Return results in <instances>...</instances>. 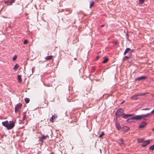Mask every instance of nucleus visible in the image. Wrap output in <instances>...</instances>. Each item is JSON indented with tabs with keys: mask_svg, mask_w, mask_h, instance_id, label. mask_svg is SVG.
<instances>
[{
	"mask_svg": "<svg viewBox=\"0 0 154 154\" xmlns=\"http://www.w3.org/2000/svg\"><path fill=\"white\" fill-rule=\"evenodd\" d=\"M144 0H139V3L143 4L144 2Z\"/></svg>",
	"mask_w": 154,
	"mask_h": 154,
	"instance_id": "cd10ccee",
	"label": "nucleus"
},
{
	"mask_svg": "<svg viewBox=\"0 0 154 154\" xmlns=\"http://www.w3.org/2000/svg\"><path fill=\"white\" fill-rule=\"evenodd\" d=\"M17 58V56L16 55H15L13 57L12 60L13 61L15 60Z\"/></svg>",
	"mask_w": 154,
	"mask_h": 154,
	"instance_id": "a878e982",
	"label": "nucleus"
},
{
	"mask_svg": "<svg viewBox=\"0 0 154 154\" xmlns=\"http://www.w3.org/2000/svg\"><path fill=\"white\" fill-rule=\"evenodd\" d=\"M150 143L149 140H146L143 142V144L142 145V146L143 147H146L147 145L149 144Z\"/></svg>",
	"mask_w": 154,
	"mask_h": 154,
	"instance_id": "0eeeda50",
	"label": "nucleus"
},
{
	"mask_svg": "<svg viewBox=\"0 0 154 154\" xmlns=\"http://www.w3.org/2000/svg\"><path fill=\"white\" fill-rule=\"evenodd\" d=\"M51 154H54L53 153H52Z\"/></svg>",
	"mask_w": 154,
	"mask_h": 154,
	"instance_id": "79ce46f5",
	"label": "nucleus"
},
{
	"mask_svg": "<svg viewBox=\"0 0 154 154\" xmlns=\"http://www.w3.org/2000/svg\"><path fill=\"white\" fill-rule=\"evenodd\" d=\"M28 43V41L27 40H25L23 42V44L25 45Z\"/></svg>",
	"mask_w": 154,
	"mask_h": 154,
	"instance_id": "c85d7f7f",
	"label": "nucleus"
},
{
	"mask_svg": "<svg viewBox=\"0 0 154 154\" xmlns=\"http://www.w3.org/2000/svg\"><path fill=\"white\" fill-rule=\"evenodd\" d=\"M151 113H154V109L151 112Z\"/></svg>",
	"mask_w": 154,
	"mask_h": 154,
	"instance_id": "c9c22d12",
	"label": "nucleus"
},
{
	"mask_svg": "<svg viewBox=\"0 0 154 154\" xmlns=\"http://www.w3.org/2000/svg\"><path fill=\"white\" fill-rule=\"evenodd\" d=\"M151 114V113H148L146 115H143V118H145L147 117L148 116L150 115Z\"/></svg>",
	"mask_w": 154,
	"mask_h": 154,
	"instance_id": "b1692460",
	"label": "nucleus"
},
{
	"mask_svg": "<svg viewBox=\"0 0 154 154\" xmlns=\"http://www.w3.org/2000/svg\"><path fill=\"white\" fill-rule=\"evenodd\" d=\"M129 129V128L128 127L126 126L123 127L122 129V131L125 132H128Z\"/></svg>",
	"mask_w": 154,
	"mask_h": 154,
	"instance_id": "1a4fd4ad",
	"label": "nucleus"
},
{
	"mask_svg": "<svg viewBox=\"0 0 154 154\" xmlns=\"http://www.w3.org/2000/svg\"><path fill=\"white\" fill-rule=\"evenodd\" d=\"M116 128L118 129V130H120L121 128V127L120 126V124L119 123L117 122H116Z\"/></svg>",
	"mask_w": 154,
	"mask_h": 154,
	"instance_id": "4468645a",
	"label": "nucleus"
},
{
	"mask_svg": "<svg viewBox=\"0 0 154 154\" xmlns=\"http://www.w3.org/2000/svg\"><path fill=\"white\" fill-rule=\"evenodd\" d=\"M94 2L93 1H91V3L90 5V8H91L94 5Z\"/></svg>",
	"mask_w": 154,
	"mask_h": 154,
	"instance_id": "412c9836",
	"label": "nucleus"
},
{
	"mask_svg": "<svg viewBox=\"0 0 154 154\" xmlns=\"http://www.w3.org/2000/svg\"><path fill=\"white\" fill-rule=\"evenodd\" d=\"M128 61L129 62L131 63V62H132V61H130V60H129V59H128Z\"/></svg>",
	"mask_w": 154,
	"mask_h": 154,
	"instance_id": "4c0bfd02",
	"label": "nucleus"
},
{
	"mask_svg": "<svg viewBox=\"0 0 154 154\" xmlns=\"http://www.w3.org/2000/svg\"><path fill=\"white\" fill-rule=\"evenodd\" d=\"M145 94L143 93H140V94H136L133 96L131 97V98H133L134 97H137V96H141V95H145Z\"/></svg>",
	"mask_w": 154,
	"mask_h": 154,
	"instance_id": "f8f14e48",
	"label": "nucleus"
},
{
	"mask_svg": "<svg viewBox=\"0 0 154 154\" xmlns=\"http://www.w3.org/2000/svg\"><path fill=\"white\" fill-rule=\"evenodd\" d=\"M2 125L6 127L8 130H10L13 128L15 125V123L12 121L8 122V121H6L2 122Z\"/></svg>",
	"mask_w": 154,
	"mask_h": 154,
	"instance_id": "f257e3e1",
	"label": "nucleus"
},
{
	"mask_svg": "<svg viewBox=\"0 0 154 154\" xmlns=\"http://www.w3.org/2000/svg\"><path fill=\"white\" fill-rule=\"evenodd\" d=\"M127 59L130 60V61H132V59L130 57L125 56L123 58V61H126Z\"/></svg>",
	"mask_w": 154,
	"mask_h": 154,
	"instance_id": "9b49d317",
	"label": "nucleus"
},
{
	"mask_svg": "<svg viewBox=\"0 0 154 154\" xmlns=\"http://www.w3.org/2000/svg\"><path fill=\"white\" fill-rule=\"evenodd\" d=\"M75 60H76V59L75 58Z\"/></svg>",
	"mask_w": 154,
	"mask_h": 154,
	"instance_id": "37998d69",
	"label": "nucleus"
},
{
	"mask_svg": "<svg viewBox=\"0 0 154 154\" xmlns=\"http://www.w3.org/2000/svg\"><path fill=\"white\" fill-rule=\"evenodd\" d=\"M9 0V3L11 4H12V3L14 2V1L15 0Z\"/></svg>",
	"mask_w": 154,
	"mask_h": 154,
	"instance_id": "bb28decb",
	"label": "nucleus"
},
{
	"mask_svg": "<svg viewBox=\"0 0 154 154\" xmlns=\"http://www.w3.org/2000/svg\"><path fill=\"white\" fill-rule=\"evenodd\" d=\"M19 67V66H18V64H16L14 66V67L13 68L14 69L15 71L17 69H18V67Z\"/></svg>",
	"mask_w": 154,
	"mask_h": 154,
	"instance_id": "aec40b11",
	"label": "nucleus"
},
{
	"mask_svg": "<svg viewBox=\"0 0 154 154\" xmlns=\"http://www.w3.org/2000/svg\"><path fill=\"white\" fill-rule=\"evenodd\" d=\"M147 77L145 76H142L141 77H138L137 78H136L135 79V81H139L141 80H144L145 79H146Z\"/></svg>",
	"mask_w": 154,
	"mask_h": 154,
	"instance_id": "423d86ee",
	"label": "nucleus"
},
{
	"mask_svg": "<svg viewBox=\"0 0 154 154\" xmlns=\"http://www.w3.org/2000/svg\"><path fill=\"white\" fill-rule=\"evenodd\" d=\"M104 135V133L103 131L101 132V134H100L99 136V138H101Z\"/></svg>",
	"mask_w": 154,
	"mask_h": 154,
	"instance_id": "393cba45",
	"label": "nucleus"
},
{
	"mask_svg": "<svg viewBox=\"0 0 154 154\" xmlns=\"http://www.w3.org/2000/svg\"><path fill=\"white\" fill-rule=\"evenodd\" d=\"M119 141H120V146H125V144L124 143V141L122 139H120Z\"/></svg>",
	"mask_w": 154,
	"mask_h": 154,
	"instance_id": "ddd939ff",
	"label": "nucleus"
},
{
	"mask_svg": "<svg viewBox=\"0 0 154 154\" xmlns=\"http://www.w3.org/2000/svg\"><path fill=\"white\" fill-rule=\"evenodd\" d=\"M143 115H137L135 116H134L132 117L131 119H129L127 120L128 121V122H131V120L132 119L136 120H140L141 119L143 118Z\"/></svg>",
	"mask_w": 154,
	"mask_h": 154,
	"instance_id": "f03ea898",
	"label": "nucleus"
},
{
	"mask_svg": "<svg viewBox=\"0 0 154 154\" xmlns=\"http://www.w3.org/2000/svg\"><path fill=\"white\" fill-rule=\"evenodd\" d=\"M25 101L26 103H28L29 101V99L28 98H26L25 99Z\"/></svg>",
	"mask_w": 154,
	"mask_h": 154,
	"instance_id": "5701e85b",
	"label": "nucleus"
},
{
	"mask_svg": "<svg viewBox=\"0 0 154 154\" xmlns=\"http://www.w3.org/2000/svg\"><path fill=\"white\" fill-rule=\"evenodd\" d=\"M149 149L153 150L154 149V144L151 146L149 148Z\"/></svg>",
	"mask_w": 154,
	"mask_h": 154,
	"instance_id": "4be33fe9",
	"label": "nucleus"
},
{
	"mask_svg": "<svg viewBox=\"0 0 154 154\" xmlns=\"http://www.w3.org/2000/svg\"><path fill=\"white\" fill-rule=\"evenodd\" d=\"M104 25H102L101 26V27H104Z\"/></svg>",
	"mask_w": 154,
	"mask_h": 154,
	"instance_id": "58836bf2",
	"label": "nucleus"
},
{
	"mask_svg": "<svg viewBox=\"0 0 154 154\" xmlns=\"http://www.w3.org/2000/svg\"><path fill=\"white\" fill-rule=\"evenodd\" d=\"M149 109L148 108L145 109H142L143 110H149Z\"/></svg>",
	"mask_w": 154,
	"mask_h": 154,
	"instance_id": "2f4dec72",
	"label": "nucleus"
},
{
	"mask_svg": "<svg viewBox=\"0 0 154 154\" xmlns=\"http://www.w3.org/2000/svg\"><path fill=\"white\" fill-rule=\"evenodd\" d=\"M99 57H100V56H97V57H96V59L97 60L98 59H99Z\"/></svg>",
	"mask_w": 154,
	"mask_h": 154,
	"instance_id": "e433bc0d",
	"label": "nucleus"
},
{
	"mask_svg": "<svg viewBox=\"0 0 154 154\" xmlns=\"http://www.w3.org/2000/svg\"><path fill=\"white\" fill-rule=\"evenodd\" d=\"M17 79L19 82L21 83L22 82V79L20 75H18L17 76Z\"/></svg>",
	"mask_w": 154,
	"mask_h": 154,
	"instance_id": "a211bd4d",
	"label": "nucleus"
},
{
	"mask_svg": "<svg viewBox=\"0 0 154 154\" xmlns=\"http://www.w3.org/2000/svg\"><path fill=\"white\" fill-rule=\"evenodd\" d=\"M9 0H6V1H5V3H9Z\"/></svg>",
	"mask_w": 154,
	"mask_h": 154,
	"instance_id": "7c9ffc66",
	"label": "nucleus"
},
{
	"mask_svg": "<svg viewBox=\"0 0 154 154\" xmlns=\"http://www.w3.org/2000/svg\"><path fill=\"white\" fill-rule=\"evenodd\" d=\"M53 56L52 55L48 56L45 58V59L47 60H51Z\"/></svg>",
	"mask_w": 154,
	"mask_h": 154,
	"instance_id": "dca6fc26",
	"label": "nucleus"
},
{
	"mask_svg": "<svg viewBox=\"0 0 154 154\" xmlns=\"http://www.w3.org/2000/svg\"><path fill=\"white\" fill-rule=\"evenodd\" d=\"M35 69H34V68H32V74L33 72L34 71Z\"/></svg>",
	"mask_w": 154,
	"mask_h": 154,
	"instance_id": "72a5a7b5",
	"label": "nucleus"
},
{
	"mask_svg": "<svg viewBox=\"0 0 154 154\" xmlns=\"http://www.w3.org/2000/svg\"><path fill=\"white\" fill-rule=\"evenodd\" d=\"M123 115H124L123 116V118L125 119H126L128 117H129L131 116H132V115H131L130 114H124Z\"/></svg>",
	"mask_w": 154,
	"mask_h": 154,
	"instance_id": "2eb2a0df",
	"label": "nucleus"
},
{
	"mask_svg": "<svg viewBox=\"0 0 154 154\" xmlns=\"http://www.w3.org/2000/svg\"><path fill=\"white\" fill-rule=\"evenodd\" d=\"M117 44V42H115V44Z\"/></svg>",
	"mask_w": 154,
	"mask_h": 154,
	"instance_id": "a19ab883",
	"label": "nucleus"
},
{
	"mask_svg": "<svg viewBox=\"0 0 154 154\" xmlns=\"http://www.w3.org/2000/svg\"><path fill=\"white\" fill-rule=\"evenodd\" d=\"M131 50V49L129 48H127L124 53V55H125L127 53H128V52H129Z\"/></svg>",
	"mask_w": 154,
	"mask_h": 154,
	"instance_id": "f3484780",
	"label": "nucleus"
},
{
	"mask_svg": "<svg viewBox=\"0 0 154 154\" xmlns=\"http://www.w3.org/2000/svg\"><path fill=\"white\" fill-rule=\"evenodd\" d=\"M123 110L122 109H120L118 110L116 112V114L117 116H121L124 114Z\"/></svg>",
	"mask_w": 154,
	"mask_h": 154,
	"instance_id": "7ed1b4c3",
	"label": "nucleus"
},
{
	"mask_svg": "<svg viewBox=\"0 0 154 154\" xmlns=\"http://www.w3.org/2000/svg\"><path fill=\"white\" fill-rule=\"evenodd\" d=\"M138 141L139 143H141L142 142L143 143L144 142L143 139L138 140Z\"/></svg>",
	"mask_w": 154,
	"mask_h": 154,
	"instance_id": "c756f323",
	"label": "nucleus"
},
{
	"mask_svg": "<svg viewBox=\"0 0 154 154\" xmlns=\"http://www.w3.org/2000/svg\"><path fill=\"white\" fill-rule=\"evenodd\" d=\"M57 118V116L56 114H54L53 116L50 119V121L51 122H53V120Z\"/></svg>",
	"mask_w": 154,
	"mask_h": 154,
	"instance_id": "6e6552de",
	"label": "nucleus"
},
{
	"mask_svg": "<svg viewBox=\"0 0 154 154\" xmlns=\"http://www.w3.org/2000/svg\"><path fill=\"white\" fill-rule=\"evenodd\" d=\"M146 125V123L145 122H143L141 123L139 126V128H142L144 127Z\"/></svg>",
	"mask_w": 154,
	"mask_h": 154,
	"instance_id": "9d476101",
	"label": "nucleus"
},
{
	"mask_svg": "<svg viewBox=\"0 0 154 154\" xmlns=\"http://www.w3.org/2000/svg\"><path fill=\"white\" fill-rule=\"evenodd\" d=\"M108 60V58L106 57L104 58V60L103 61V63H105L107 62Z\"/></svg>",
	"mask_w": 154,
	"mask_h": 154,
	"instance_id": "6ab92c4d",
	"label": "nucleus"
},
{
	"mask_svg": "<svg viewBox=\"0 0 154 154\" xmlns=\"http://www.w3.org/2000/svg\"><path fill=\"white\" fill-rule=\"evenodd\" d=\"M49 137L48 135L44 136V135H42L41 137H39V140L42 142V143L43 142L44 140L46 139V138H49Z\"/></svg>",
	"mask_w": 154,
	"mask_h": 154,
	"instance_id": "39448f33",
	"label": "nucleus"
},
{
	"mask_svg": "<svg viewBox=\"0 0 154 154\" xmlns=\"http://www.w3.org/2000/svg\"><path fill=\"white\" fill-rule=\"evenodd\" d=\"M26 115H24L23 116V120H25V118H26Z\"/></svg>",
	"mask_w": 154,
	"mask_h": 154,
	"instance_id": "473e14b6",
	"label": "nucleus"
},
{
	"mask_svg": "<svg viewBox=\"0 0 154 154\" xmlns=\"http://www.w3.org/2000/svg\"><path fill=\"white\" fill-rule=\"evenodd\" d=\"M131 99H133L134 100H137V98L136 97H134L133 98H131Z\"/></svg>",
	"mask_w": 154,
	"mask_h": 154,
	"instance_id": "f704fd0d",
	"label": "nucleus"
},
{
	"mask_svg": "<svg viewBox=\"0 0 154 154\" xmlns=\"http://www.w3.org/2000/svg\"><path fill=\"white\" fill-rule=\"evenodd\" d=\"M152 131H154V128L152 129Z\"/></svg>",
	"mask_w": 154,
	"mask_h": 154,
	"instance_id": "ea45409f",
	"label": "nucleus"
},
{
	"mask_svg": "<svg viewBox=\"0 0 154 154\" xmlns=\"http://www.w3.org/2000/svg\"><path fill=\"white\" fill-rule=\"evenodd\" d=\"M22 106V104L21 103H19L17 104L15 107V112L16 113L17 112L19 111Z\"/></svg>",
	"mask_w": 154,
	"mask_h": 154,
	"instance_id": "20e7f679",
	"label": "nucleus"
}]
</instances>
